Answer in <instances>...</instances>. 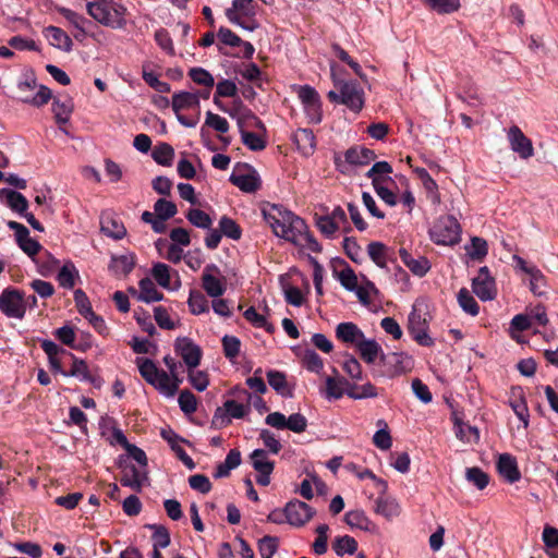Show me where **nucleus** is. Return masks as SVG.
<instances>
[{"label":"nucleus","mask_w":558,"mask_h":558,"mask_svg":"<svg viewBox=\"0 0 558 558\" xmlns=\"http://www.w3.org/2000/svg\"><path fill=\"white\" fill-rule=\"evenodd\" d=\"M263 214L272 232L291 243L299 241L306 231L305 221L282 206L272 205Z\"/></svg>","instance_id":"obj_1"},{"label":"nucleus","mask_w":558,"mask_h":558,"mask_svg":"<svg viewBox=\"0 0 558 558\" xmlns=\"http://www.w3.org/2000/svg\"><path fill=\"white\" fill-rule=\"evenodd\" d=\"M331 77L336 90H330L328 98L333 102L344 105L353 112H360L365 101L363 88L356 82L338 77L333 66H331Z\"/></svg>","instance_id":"obj_2"},{"label":"nucleus","mask_w":558,"mask_h":558,"mask_svg":"<svg viewBox=\"0 0 558 558\" xmlns=\"http://www.w3.org/2000/svg\"><path fill=\"white\" fill-rule=\"evenodd\" d=\"M87 13L98 23L112 28L125 25L126 9L114 0H94L86 3Z\"/></svg>","instance_id":"obj_3"},{"label":"nucleus","mask_w":558,"mask_h":558,"mask_svg":"<svg viewBox=\"0 0 558 558\" xmlns=\"http://www.w3.org/2000/svg\"><path fill=\"white\" fill-rule=\"evenodd\" d=\"M138 369L142 377L165 397L170 398L177 393L178 383H172L170 375L158 369L153 361L148 359L138 361Z\"/></svg>","instance_id":"obj_4"},{"label":"nucleus","mask_w":558,"mask_h":558,"mask_svg":"<svg viewBox=\"0 0 558 558\" xmlns=\"http://www.w3.org/2000/svg\"><path fill=\"white\" fill-rule=\"evenodd\" d=\"M256 8L254 0H233L232 7L226 10V16L232 24L253 32L258 27Z\"/></svg>","instance_id":"obj_5"},{"label":"nucleus","mask_w":558,"mask_h":558,"mask_svg":"<svg viewBox=\"0 0 558 558\" xmlns=\"http://www.w3.org/2000/svg\"><path fill=\"white\" fill-rule=\"evenodd\" d=\"M427 312L423 303H415L408 319V330L421 345L429 347L433 339L427 335Z\"/></svg>","instance_id":"obj_6"},{"label":"nucleus","mask_w":558,"mask_h":558,"mask_svg":"<svg viewBox=\"0 0 558 558\" xmlns=\"http://www.w3.org/2000/svg\"><path fill=\"white\" fill-rule=\"evenodd\" d=\"M460 225L452 216L439 218L430 230L432 240L437 244L453 245L460 241Z\"/></svg>","instance_id":"obj_7"},{"label":"nucleus","mask_w":558,"mask_h":558,"mask_svg":"<svg viewBox=\"0 0 558 558\" xmlns=\"http://www.w3.org/2000/svg\"><path fill=\"white\" fill-rule=\"evenodd\" d=\"M0 311L10 318L22 319L26 312L23 293L14 288H7L0 294Z\"/></svg>","instance_id":"obj_8"},{"label":"nucleus","mask_w":558,"mask_h":558,"mask_svg":"<svg viewBox=\"0 0 558 558\" xmlns=\"http://www.w3.org/2000/svg\"><path fill=\"white\" fill-rule=\"evenodd\" d=\"M296 94L301 100L305 113L312 123L322 121V102L318 93L311 86H298Z\"/></svg>","instance_id":"obj_9"},{"label":"nucleus","mask_w":558,"mask_h":558,"mask_svg":"<svg viewBox=\"0 0 558 558\" xmlns=\"http://www.w3.org/2000/svg\"><path fill=\"white\" fill-rule=\"evenodd\" d=\"M315 514V510L301 500H291L284 507L286 521L296 527L306 524Z\"/></svg>","instance_id":"obj_10"},{"label":"nucleus","mask_w":558,"mask_h":558,"mask_svg":"<svg viewBox=\"0 0 558 558\" xmlns=\"http://www.w3.org/2000/svg\"><path fill=\"white\" fill-rule=\"evenodd\" d=\"M472 289L482 301H492L497 295L495 279L489 275L486 266L482 267L476 277L473 278Z\"/></svg>","instance_id":"obj_11"},{"label":"nucleus","mask_w":558,"mask_h":558,"mask_svg":"<svg viewBox=\"0 0 558 558\" xmlns=\"http://www.w3.org/2000/svg\"><path fill=\"white\" fill-rule=\"evenodd\" d=\"M250 412V407L234 400H227L223 408H218L214 414L213 423L217 426H226L232 418H242Z\"/></svg>","instance_id":"obj_12"},{"label":"nucleus","mask_w":558,"mask_h":558,"mask_svg":"<svg viewBox=\"0 0 558 558\" xmlns=\"http://www.w3.org/2000/svg\"><path fill=\"white\" fill-rule=\"evenodd\" d=\"M175 352L182 357L187 368H196L203 355L202 349L192 339L180 337L174 343Z\"/></svg>","instance_id":"obj_13"},{"label":"nucleus","mask_w":558,"mask_h":558,"mask_svg":"<svg viewBox=\"0 0 558 558\" xmlns=\"http://www.w3.org/2000/svg\"><path fill=\"white\" fill-rule=\"evenodd\" d=\"M251 463L256 472H258V476L256 477V482L262 486H267L270 483V474L274 471L275 464L269 459L268 453L263 449H255L250 454Z\"/></svg>","instance_id":"obj_14"},{"label":"nucleus","mask_w":558,"mask_h":558,"mask_svg":"<svg viewBox=\"0 0 558 558\" xmlns=\"http://www.w3.org/2000/svg\"><path fill=\"white\" fill-rule=\"evenodd\" d=\"M8 227L15 232L16 242L20 248L29 257H34L41 248V245L29 236L28 229L20 222L8 221Z\"/></svg>","instance_id":"obj_15"},{"label":"nucleus","mask_w":558,"mask_h":558,"mask_svg":"<svg viewBox=\"0 0 558 558\" xmlns=\"http://www.w3.org/2000/svg\"><path fill=\"white\" fill-rule=\"evenodd\" d=\"M507 137L511 149L521 158L527 159L533 156L534 149L532 142L524 135L519 126H511L508 130Z\"/></svg>","instance_id":"obj_16"},{"label":"nucleus","mask_w":558,"mask_h":558,"mask_svg":"<svg viewBox=\"0 0 558 558\" xmlns=\"http://www.w3.org/2000/svg\"><path fill=\"white\" fill-rule=\"evenodd\" d=\"M120 482L125 487L141 492L142 487L148 482L147 470L134 464L125 465L122 469Z\"/></svg>","instance_id":"obj_17"},{"label":"nucleus","mask_w":558,"mask_h":558,"mask_svg":"<svg viewBox=\"0 0 558 558\" xmlns=\"http://www.w3.org/2000/svg\"><path fill=\"white\" fill-rule=\"evenodd\" d=\"M335 332L338 340L354 348L365 338L359 326L351 322L338 324Z\"/></svg>","instance_id":"obj_18"},{"label":"nucleus","mask_w":558,"mask_h":558,"mask_svg":"<svg viewBox=\"0 0 558 558\" xmlns=\"http://www.w3.org/2000/svg\"><path fill=\"white\" fill-rule=\"evenodd\" d=\"M333 373L336 374L335 376H327L325 378V390L323 393L327 400H338L347 395V390L350 389V383L340 377L335 368Z\"/></svg>","instance_id":"obj_19"},{"label":"nucleus","mask_w":558,"mask_h":558,"mask_svg":"<svg viewBox=\"0 0 558 558\" xmlns=\"http://www.w3.org/2000/svg\"><path fill=\"white\" fill-rule=\"evenodd\" d=\"M0 202L21 216H23L28 209V201L26 197L10 189L0 190Z\"/></svg>","instance_id":"obj_20"},{"label":"nucleus","mask_w":558,"mask_h":558,"mask_svg":"<svg viewBox=\"0 0 558 558\" xmlns=\"http://www.w3.org/2000/svg\"><path fill=\"white\" fill-rule=\"evenodd\" d=\"M44 35L49 44L54 48L64 52H70L73 47L71 37L60 27L48 26L44 29Z\"/></svg>","instance_id":"obj_21"},{"label":"nucleus","mask_w":558,"mask_h":558,"mask_svg":"<svg viewBox=\"0 0 558 558\" xmlns=\"http://www.w3.org/2000/svg\"><path fill=\"white\" fill-rule=\"evenodd\" d=\"M214 270H217L216 266H207L204 269L202 286L209 296L219 298L225 293L226 286L220 278L211 274Z\"/></svg>","instance_id":"obj_22"},{"label":"nucleus","mask_w":558,"mask_h":558,"mask_svg":"<svg viewBox=\"0 0 558 558\" xmlns=\"http://www.w3.org/2000/svg\"><path fill=\"white\" fill-rule=\"evenodd\" d=\"M497 469L499 474L509 483L518 482L521 477L517 461L509 453L499 456Z\"/></svg>","instance_id":"obj_23"},{"label":"nucleus","mask_w":558,"mask_h":558,"mask_svg":"<svg viewBox=\"0 0 558 558\" xmlns=\"http://www.w3.org/2000/svg\"><path fill=\"white\" fill-rule=\"evenodd\" d=\"M230 181L233 185L246 193L255 192L259 186V181L254 172H240L233 171L230 175Z\"/></svg>","instance_id":"obj_24"},{"label":"nucleus","mask_w":558,"mask_h":558,"mask_svg":"<svg viewBox=\"0 0 558 558\" xmlns=\"http://www.w3.org/2000/svg\"><path fill=\"white\" fill-rule=\"evenodd\" d=\"M172 109L175 113H180L181 110L186 109H198L199 97L196 93L180 92L172 96Z\"/></svg>","instance_id":"obj_25"},{"label":"nucleus","mask_w":558,"mask_h":558,"mask_svg":"<svg viewBox=\"0 0 558 558\" xmlns=\"http://www.w3.org/2000/svg\"><path fill=\"white\" fill-rule=\"evenodd\" d=\"M293 140L300 153L304 156H310L315 150V136L314 133L308 129H299L294 135Z\"/></svg>","instance_id":"obj_26"},{"label":"nucleus","mask_w":558,"mask_h":558,"mask_svg":"<svg viewBox=\"0 0 558 558\" xmlns=\"http://www.w3.org/2000/svg\"><path fill=\"white\" fill-rule=\"evenodd\" d=\"M400 257L415 276L423 277L430 269V264L425 257L413 258L405 250H400Z\"/></svg>","instance_id":"obj_27"},{"label":"nucleus","mask_w":558,"mask_h":558,"mask_svg":"<svg viewBox=\"0 0 558 558\" xmlns=\"http://www.w3.org/2000/svg\"><path fill=\"white\" fill-rule=\"evenodd\" d=\"M345 160L354 166H364L368 165L371 161L375 159V154L373 150L365 147H353L345 151Z\"/></svg>","instance_id":"obj_28"},{"label":"nucleus","mask_w":558,"mask_h":558,"mask_svg":"<svg viewBox=\"0 0 558 558\" xmlns=\"http://www.w3.org/2000/svg\"><path fill=\"white\" fill-rule=\"evenodd\" d=\"M356 349L359 350L361 357L367 364H373L379 353L383 352L376 340L367 339L366 337L359 343Z\"/></svg>","instance_id":"obj_29"},{"label":"nucleus","mask_w":558,"mask_h":558,"mask_svg":"<svg viewBox=\"0 0 558 558\" xmlns=\"http://www.w3.org/2000/svg\"><path fill=\"white\" fill-rule=\"evenodd\" d=\"M140 292L137 299L142 302L150 303L162 300V293H160L149 278H144L140 281Z\"/></svg>","instance_id":"obj_30"},{"label":"nucleus","mask_w":558,"mask_h":558,"mask_svg":"<svg viewBox=\"0 0 558 558\" xmlns=\"http://www.w3.org/2000/svg\"><path fill=\"white\" fill-rule=\"evenodd\" d=\"M267 380L270 387L283 397H291L292 392L288 386L286 375L278 371H269L267 373Z\"/></svg>","instance_id":"obj_31"},{"label":"nucleus","mask_w":558,"mask_h":558,"mask_svg":"<svg viewBox=\"0 0 558 558\" xmlns=\"http://www.w3.org/2000/svg\"><path fill=\"white\" fill-rule=\"evenodd\" d=\"M353 292L363 305H369L373 302V296L378 293V290L372 281L363 276L361 283Z\"/></svg>","instance_id":"obj_32"},{"label":"nucleus","mask_w":558,"mask_h":558,"mask_svg":"<svg viewBox=\"0 0 558 558\" xmlns=\"http://www.w3.org/2000/svg\"><path fill=\"white\" fill-rule=\"evenodd\" d=\"M302 365L311 373L322 374L324 369L323 359L312 349H306L301 355Z\"/></svg>","instance_id":"obj_33"},{"label":"nucleus","mask_w":558,"mask_h":558,"mask_svg":"<svg viewBox=\"0 0 558 558\" xmlns=\"http://www.w3.org/2000/svg\"><path fill=\"white\" fill-rule=\"evenodd\" d=\"M100 223L101 231L107 236H110L112 239H122L125 235L126 231L124 226L120 221L109 216L102 217Z\"/></svg>","instance_id":"obj_34"},{"label":"nucleus","mask_w":558,"mask_h":558,"mask_svg":"<svg viewBox=\"0 0 558 558\" xmlns=\"http://www.w3.org/2000/svg\"><path fill=\"white\" fill-rule=\"evenodd\" d=\"M454 433L463 442H476L480 439V434L476 427L465 424L458 418L454 422Z\"/></svg>","instance_id":"obj_35"},{"label":"nucleus","mask_w":558,"mask_h":558,"mask_svg":"<svg viewBox=\"0 0 558 558\" xmlns=\"http://www.w3.org/2000/svg\"><path fill=\"white\" fill-rule=\"evenodd\" d=\"M369 258L380 268L387 266V246L381 242H371L367 246Z\"/></svg>","instance_id":"obj_36"},{"label":"nucleus","mask_w":558,"mask_h":558,"mask_svg":"<svg viewBox=\"0 0 558 558\" xmlns=\"http://www.w3.org/2000/svg\"><path fill=\"white\" fill-rule=\"evenodd\" d=\"M58 12L74 27L76 31L81 32L83 35H86L85 25L88 21L81 14L68 8H58Z\"/></svg>","instance_id":"obj_37"},{"label":"nucleus","mask_w":558,"mask_h":558,"mask_svg":"<svg viewBox=\"0 0 558 558\" xmlns=\"http://www.w3.org/2000/svg\"><path fill=\"white\" fill-rule=\"evenodd\" d=\"M458 303L465 313L472 316H476L480 312L478 304L465 288L460 289L458 292Z\"/></svg>","instance_id":"obj_38"},{"label":"nucleus","mask_w":558,"mask_h":558,"mask_svg":"<svg viewBox=\"0 0 558 558\" xmlns=\"http://www.w3.org/2000/svg\"><path fill=\"white\" fill-rule=\"evenodd\" d=\"M134 267V258L131 255L113 256L110 264V269L116 275H126Z\"/></svg>","instance_id":"obj_39"},{"label":"nucleus","mask_w":558,"mask_h":558,"mask_svg":"<svg viewBox=\"0 0 558 558\" xmlns=\"http://www.w3.org/2000/svg\"><path fill=\"white\" fill-rule=\"evenodd\" d=\"M391 172L392 168L387 161H378L373 165L366 175L372 179L373 184L374 179H377L380 183H385L387 180H390L389 174Z\"/></svg>","instance_id":"obj_40"},{"label":"nucleus","mask_w":558,"mask_h":558,"mask_svg":"<svg viewBox=\"0 0 558 558\" xmlns=\"http://www.w3.org/2000/svg\"><path fill=\"white\" fill-rule=\"evenodd\" d=\"M187 304L194 315H201L209 311L208 301L199 291H191Z\"/></svg>","instance_id":"obj_41"},{"label":"nucleus","mask_w":558,"mask_h":558,"mask_svg":"<svg viewBox=\"0 0 558 558\" xmlns=\"http://www.w3.org/2000/svg\"><path fill=\"white\" fill-rule=\"evenodd\" d=\"M426 4L438 14H450L459 10L460 0H425Z\"/></svg>","instance_id":"obj_42"},{"label":"nucleus","mask_w":558,"mask_h":558,"mask_svg":"<svg viewBox=\"0 0 558 558\" xmlns=\"http://www.w3.org/2000/svg\"><path fill=\"white\" fill-rule=\"evenodd\" d=\"M332 547L338 556H343L344 554L352 555L357 549V543L353 537L344 535L337 537Z\"/></svg>","instance_id":"obj_43"},{"label":"nucleus","mask_w":558,"mask_h":558,"mask_svg":"<svg viewBox=\"0 0 558 558\" xmlns=\"http://www.w3.org/2000/svg\"><path fill=\"white\" fill-rule=\"evenodd\" d=\"M349 387L350 389L347 390V396L355 400L374 398L377 396V390L371 383H366L361 386L349 384Z\"/></svg>","instance_id":"obj_44"},{"label":"nucleus","mask_w":558,"mask_h":558,"mask_svg":"<svg viewBox=\"0 0 558 558\" xmlns=\"http://www.w3.org/2000/svg\"><path fill=\"white\" fill-rule=\"evenodd\" d=\"M338 280L345 290L351 292L356 290L357 286L361 283L355 271L349 266L338 272Z\"/></svg>","instance_id":"obj_45"},{"label":"nucleus","mask_w":558,"mask_h":558,"mask_svg":"<svg viewBox=\"0 0 558 558\" xmlns=\"http://www.w3.org/2000/svg\"><path fill=\"white\" fill-rule=\"evenodd\" d=\"M153 276L159 286L166 289H177L179 283L175 287H171V276H170V267L166 264L158 263L153 268Z\"/></svg>","instance_id":"obj_46"},{"label":"nucleus","mask_w":558,"mask_h":558,"mask_svg":"<svg viewBox=\"0 0 558 558\" xmlns=\"http://www.w3.org/2000/svg\"><path fill=\"white\" fill-rule=\"evenodd\" d=\"M241 138L243 144L253 151L263 150L266 147V141L257 133L241 129Z\"/></svg>","instance_id":"obj_47"},{"label":"nucleus","mask_w":558,"mask_h":558,"mask_svg":"<svg viewBox=\"0 0 558 558\" xmlns=\"http://www.w3.org/2000/svg\"><path fill=\"white\" fill-rule=\"evenodd\" d=\"M173 157L174 150L167 143L157 145L153 151V158L158 165L170 166Z\"/></svg>","instance_id":"obj_48"},{"label":"nucleus","mask_w":558,"mask_h":558,"mask_svg":"<svg viewBox=\"0 0 558 558\" xmlns=\"http://www.w3.org/2000/svg\"><path fill=\"white\" fill-rule=\"evenodd\" d=\"M465 478L481 490L484 489L489 483L488 475L476 466L468 468L465 470Z\"/></svg>","instance_id":"obj_49"},{"label":"nucleus","mask_w":558,"mask_h":558,"mask_svg":"<svg viewBox=\"0 0 558 558\" xmlns=\"http://www.w3.org/2000/svg\"><path fill=\"white\" fill-rule=\"evenodd\" d=\"M279 546V538L266 535L258 542V550L262 558H272Z\"/></svg>","instance_id":"obj_50"},{"label":"nucleus","mask_w":558,"mask_h":558,"mask_svg":"<svg viewBox=\"0 0 558 558\" xmlns=\"http://www.w3.org/2000/svg\"><path fill=\"white\" fill-rule=\"evenodd\" d=\"M377 512L391 519L400 513V506L395 499L379 498L377 500Z\"/></svg>","instance_id":"obj_51"},{"label":"nucleus","mask_w":558,"mask_h":558,"mask_svg":"<svg viewBox=\"0 0 558 558\" xmlns=\"http://www.w3.org/2000/svg\"><path fill=\"white\" fill-rule=\"evenodd\" d=\"M72 109L71 101L61 102L60 100H54L52 104V112L59 124H65L69 121Z\"/></svg>","instance_id":"obj_52"},{"label":"nucleus","mask_w":558,"mask_h":558,"mask_svg":"<svg viewBox=\"0 0 558 558\" xmlns=\"http://www.w3.org/2000/svg\"><path fill=\"white\" fill-rule=\"evenodd\" d=\"M77 271L73 265H64L58 272V282L61 287L71 289L75 284Z\"/></svg>","instance_id":"obj_53"},{"label":"nucleus","mask_w":558,"mask_h":558,"mask_svg":"<svg viewBox=\"0 0 558 558\" xmlns=\"http://www.w3.org/2000/svg\"><path fill=\"white\" fill-rule=\"evenodd\" d=\"M186 218L189 221L197 228L210 229L213 220L205 211L201 209H190Z\"/></svg>","instance_id":"obj_54"},{"label":"nucleus","mask_w":558,"mask_h":558,"mask_svg":"<svg viewBox=\"0 0 558 558\" xmlns=\"http://www.w3.org/2000/svg\"><path fill=\"white\" fill-rule=\"evenodd\" d=\"M51 98V90L46 86H39L33 96H21V100L36 107L47 104Z\"/></svg>","instance_id":"obj_55"},{"label":"nucleus","mask_w":558,"mask_h":558,"mask_svg":"<svg viewBox=\"0 0 558 558\" xmlns=\"http://www.w3.org/2000/svg\"><path fill=\"white\" fill-rule=\"evenodd\" d=\"M546 279L543 272L536 267L531 269L530 274V290L535 295H543L545 293Z\"/></svg>","instance_id":"obj_56"},{"label":"nucleus","mask_w":558,"mask_h":558,"mask_svg":"<svg viewBox=\"0 0 558 558\" xmlns=\"http://www.w3.org/2000/svg\"><path fill=\"white\" fill-rule=\"evenodd\" d=\"M189 76L192 81L198 85H203L205 87H213L215 84L214 76L203 68H192L189 71Z\"/></svg>","instance_id":"obj_57"},{"label":"nucleus","mask_w":558,"mask_h":558,"mask_svg":"<svg viewBox=\"0 0 558 558\" xmlns=\"http://www.w3.org/2000/svg\"><path fill=\"white\" fill-rule=\"evenodd\" d=\"M69 376L76 377L83 381H93L87 364L85 361L78 359H74L71 369L68 372V377Z\"/></svg>","instance_id":"obj_58"},{"label":"nucleus","mask_w":558,"mask_h":558,"mask_svg":"<svg viewBox=\"0 0 558 558\" xmlns=\"http://www.w3.org/2000/svg\"><path fill=\"white\" fill-rule=\"evenodd\" d=\"M378 425H383L384 428L375 433L373 437V442L377 448L381 450H388L392 445V439L389 432L387 430V424L385 423V421L380 420L378 421Z\"/></svg>","instance_id":"obj_59"},{"label":"nucleus","mask_w":558,"mask_h":558,"mask_svg":"<svg viewBox=\"0 0 558 558\" xmlns=\"http://www.w3.org/2000/svg\"><path fill=\"white\" fill-rule=\"evenodd\" d=\"M154 210L157 217H160L162 219H169L172 218L177 214V206L165 198H159L155 205Z\"/></svg>","instance_id":"obj_60"},{"label":"nucleus","mask_w":558,"mask_h":558,"mask_svg":"<svg viewBox=\"0 0 558 558\" xmlns=\"http://www.w3.org/2000/svg\"><path fill=\"white\" fill-rule=\"evenodd\" d=\"M189 381L198 391H204L209 384L208 375L196 368H187Z\"/></svg>","instance_id":"obj_61"},{"label":"nucleus","mask_w":558,"mask_h":558,"mask_svg":"<svg viewBox=\"0 0 558 558\" xmlns=\"http://www.w3.org/2000/svg\"><path fill=\"white\" fill-rule=\"evenodd\" d=\"M222 347L226 357L234 360L240 353L241 341L234 336L227 335L222 338Z\"/></svg>","instance_id":"obj_62"},{"label":"nucleus","mask_w":558,"mask_h":558,"mask_svg":"<svg viewBox=\"0 0 558 558\" xmlns=\"http://www.w3.org/2000/svg\"><path fill=\"white\" fill-rule=\"evenodd\" d=\"M244 317L247 322H250L253 326L257 328H265L267 331H272L274 327L268 324L266 317L256 312V310L251 306L244 312Z\"/></svg>","instance_id":"obj_63"},{"label":"nucleus","mask_w":558,"mask_h":558,"mask_svg":"<svg viewBox=\"0 0 558 558\" xmlns=\"http://www.w3.org/2000/svg\"><path fill=\"white\" fill-rule=\"evenodd\" d=\"M466 251L472 259H481L487 255V242L481 238L474 236L471 240L470 247H466Z\"/></svg>","instance_id":"obj_64"}]
</instances>
